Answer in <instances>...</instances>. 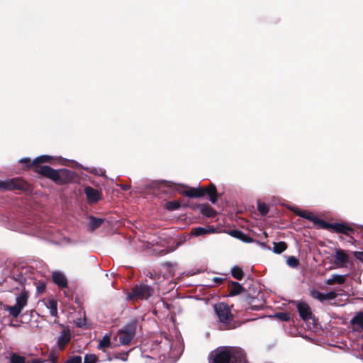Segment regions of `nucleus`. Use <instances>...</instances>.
Returning a JSON list of instances; mask_svg holds the SVG:
<instances>
[{"mask_svg":"<svg viewBox=\"0 0 363 363\" xmlns=\"http://www.w3.org/2000/svg\"><path fill=\"white\" fill-rule=\"evenodd\" d=\"M10 362L11 363H42V361H40V359H35L30 362H26V358L24 357L18 355L16 354H13L11 356Z\"/></svg>","mask_w":363,"mask_h":363,"instance_id":"18","label":"nucleus"},{"mask_svg":"<svg viewBox=\"0 0 363 363\" xmlns=\"http://www.w3.org/2000/svg\"><path fill=\"white\" fill-rule=\"evenodd\" d=\"M164 344L167 345V347H169V349L170 350V351H171L170 354H169L170 356H173L174 357L180 355L182 352L180 350H178L177 352V353H174V350H173L172 349V346L169 344V340L167 338H165V342Z\"/></svg>","mask_w":363,"mask_h":363,"instance_id":"33","label":"nucleus"},{"mask_svg":"<svg viewBox=\"0 0 363 363\" xmlns=\"http://www.w3.org/2000/svg\"><path fill=\"white\" fill-rule=\"evenodd\" d=\"M94 172L95 174H103V173H102V171H101V169H99V170L95 169V171H94Z\"/></svg>","mask_w":363,"mask_h":363,"instance_id":"39","label":"nucleus"},{"mask_svg":"<svg viewBox=\"0 0 363 363\" xmlns=\"http://www.w3.org/2000/svg\"><path fill=\"white\" fill-rule=\"evenodd\" d=\"M286 316H287V315L286 313H281L279 315L280 318H281L282 320H286Z\"/></svg>","mask_w":363,"mask_h":363,"instance_id":"38","label":"nucleus"},{"mask_svg":"<svg viewBox=\"0 0 363 363\" xmlns=\"http://www.w3.org/2000/svg\"><path fill=\"white\" fill-rule=\"evenodd\" d=\"M84 192L89 203H96L101 198V193L91 186L86 187Z\"/></svg>","mask_w":363,"mask_h":363,"instance_id":"12","label":"nucleus"},{"mask_svg":"<svg viewBox=\"0 0 363 363\" xmlns=\"http://www.w3.org/2000/svg\"><path fill=\"white\" fill-rule=\"evenodd\" d=\"M182 194L189 198H201L205 195V189L200 186L197 188H189Z\"/></svg>","mask_w":363,"mask_h":363,"instance_id":"13","label":"nucleus"},{"mask_svg":"<svg viewBox=\"0 0 363 363\" xmlns=\"http://www.w3.org/2000/svg\"><path fill=\"white\" fill-rule=\"evenodd\" d=\"M330 226L335 232L340 233L348 235L349 232L352 231L349 226L342 223H334Z\"/></svg>","mask_w":363,"mask_h":363,"instance_id":"17","label":"nucleus"},{"mask_svg":"<svg viewBox=\"0 0 363 363\" xmlns=\"http://www.w3.org/2000/svg\"><path fill=\"white\" fill-rule=\"evenodd\" d=\"M354 255L357 259L363 262V252H355Z\"/></svg>","mask_w":363,"mask_h":363,"instance_id":"36","label":"nucleus"},{"mask_svg":"<svg viewBox=\"0 0 363 363\" xmlns=\"http://www.w3.org/2000/svg\"><path fill=\"white\" fill-rule=\"evenodd\" d=\"M51 160V157L48 155H41L38 157H36L33 162V164H38V163H44L48 162Z\"/></svg>","mask_w":363,"mask_h":363,"instance_id":"28","label":"nucleus"},{"mask_svg":"<svg viewBox=\"0 0 363 363\" xmlns=\"http://www.w3.org/2000/svg\"><path fill=\"white\" fill-rule=\"evenodd\" d=\"M52 279L55 284H56L59 287L65 288L67 286V280L62 272H54L52 273Z\"/></svg>","mask_w":363,"mask_h":363,"instance_id":"14","label":"nucleus"},{"mask_svg":"<svg viewBox=\"0 0 363 363\" xmlns=\"http://www.w3.org/2000/svg\"><path fill=\"white\" fill-rule=\"evenodd\" d=\"M99 342L98 348L99 350H103V349L108 347L111 345V335L106 334L102 337V339L99 340Z\"/></svg>","mask_w":363,"mask_h":363,"instance_id":"20","label":"nucleus"},{"mask_svg":"<svg viewBox=\"0 0 363 363\" xmlns=\"http://www.w3.org/2000/svg\"><path fill=\"white\" fill-rule=\"evenodd\" d=\"M335 264L337 267H345L349 262V255L345 250L337 249L335 252Z\"/></svg>","mask_w":363,"mask_h":363,"instance_id":"8","label":"nucleus"},{"mask_svg":"<svg viewBox=\"0 0 363 363\" xmlns=\"http://www.w3.org/2000/svg\"><path fill=\"white\" fill-rule=\"evenodd\" d=\"M38 172L40 174L53 180L57 184H62L61 177L62 176L68 175L69 173V172L67 169L56 170L48 166L40 167L38 169Z\"/></svg>","mask_w":363,"mask_h":363,"instance_id":"3","label":"nucleus"},{"mask_svg":"<svg viewBox=\"0 0 363 363\" xmlns=\"http://www.w3.org/2000/svg\"><path fill=\"white\" fill-rule=\"evenodd\" d=\"M50 360L52 362V363H56V359L54 357H50Z\"/></svg>","mask_w":363,"mask_h":363,"instance_id":"40","label":"nucleus"},{"mask_svg":"<svg viewBox=\"0 0 363 363\" xmlns=\"http://www.w3.org/2000/svg\"><path fill=\"white\" fill-rule=\"evenodd\" d=\"M296 308L303 320H308L312 318L311 309L306 302H297Z\"/></svg>","mask_w":363,"mask_h":363,"instance_id":"10","label":"nucleus"},{"mask_svg":"<svg viewBox=\"0 0 363 363\" xmlns=\"http://www.w3.org/2000/svg\"><path fill=\"white\" fill-rule=\"evenodd\" d=\"M211 355L209 363H248L245 352L240 347L218 348Z\"/></svg>","mask_w":363,"mask_h":363,"instance_id":"1","label":"nucleus"},{"mask_svg":"<svg viewBox=\"0 0 363 363\" xmlns=\"http://www.w3.org/2000/svg\"><path fill=\"white\" fill-rule=\"evenodd\" d=\"M232 275L237 279H242L243 277V272L238 267H233L231 269Z\"/></svg>","mask_w":363,"mask_h":363,"instance_id":"26","label":"nucleus"},{"mask_svg":"<svg viewBox=\"0 0 363 363\" xmlns=\"http://www.w3.org/2000/svg\"><path fill=\"white\" fill-rule=\"evenodd\" d=\"M24 186L23 182L18 179H9L0 180L1 190L21 189Z\"/></svg>","mask_w":363,"mask_h":363,"instance_id":"7","label":"nucleus"},{"mask_svg":"<svg viewBox=\"0 0 363 363\" xmlns=\"http://www.w3.org/2000/svg\"><path fill=\"white\" fill-rule=\"evenodd\" d=\"M311 295L313 298L317 299L320 302L333 300L337 296V294L333 291L326 293H321L313 290L311 291Z\"/></svg>","mask_w":363,"mask_h":363,"instance_id":"9","label":"nucleus"},{"mask_svg":"<svg viewBox=\"0 0 363 363\" xmlns=\"http://www.w3.org/2000/svg\"><path fill=\"white\" fill-rule=\"evenodd\" d=\"M200 209L202 214L207 217L211 218L215 216V211L209 205H201Z\"/></svg>","mask_w":363,"mask_h":363,"instance_id":"22","label":"nucleus"},{"mask_svg":"<svg viewBox=\"0 0 363 363\" xmlns=\"http://www.w3.org/2000/svg\"><path fill=\"white\" fill-rule=\"evenodd\" d=\"M29 298V293L23 290L16 296V303L13 306H6V310L11 315L17 318L26 306Z\"/></svg>","mask_w":363,"mask_h":363,"instance_id":"2","label":"nucleus"},{"mask_svg":"<svg viewBox=\"0 0 363 363\" xmlns=\"http://www.w3.org/2000/svg\"><path fill=\"white\" fill-rule=\"evenodd\" d=\"M346 278L347 275L345 274H333L325 281V284L327 285H333L334 284H342L345 282Z\"/></svg>","mask_w":363,"mask_h":363,"instance_id":"15","label":"nucleus"},{"mask_svg":"<svg viewBox=\"0 0 363 363\" xmlns=\"http://www.w3.org/2000/svg\"><path fill=\"white\" fill-rule=\"evenodd\" d=\"M122 188H123V189H124V190H126V189H128V187L127 186H123Z\"/></svg>","mask_w":363,"mask_h":363,"instance_id":"41","label":"nucleus"},{"mask_svg":"<svg viewBox=\"0 0 363 363\" xmlns=\"http://www.w3.org/2000/svg\"><path fill=\"white\" fill-rule=\"evenodd\" d=\"M104 222V220L101 218H96L94 217H91L90 218V223H89V229L90 230L93 231L97 228H99L102 223Z\"/></svg>","mask_w":363,"mask_h":363,"instance_id":"25","label":"nucleus"},{"mask_svg":"<svg viewBox=\"0 0 363 363\" xmlns=\"http://www.w3.org/2000/svg\"><path fill=\"white\" fill-rule=\"evenodd\" d=\"M153 294V289L151 286L140 284L135 286L131 293L128 295V299L136 298L140 300H146L150 298Z\"/></svg>","mask_w":363,"mask_h":363,"instance_id":"4","label":"nucleus"},{"mask_svg":"<svg viewBox=\"0 0 363 363\" xmlns=\"http://www.w3.org/2000/svg\"><path fill=\"white\" fill-rule=\"evenodd\" d=\"M20 162H23V163H26V162H30V159L29 158H22L19 160Z\"/></svg>","mask_w":363,"mask_h":363,"instance_id":"37","label":"nucleus"},{"mask_svg":"<svg viewBox=\"0 0 363 363\" xmlns=\"http://www.w3.org/2000/svg\"><path fill=\"white\" fill-rule=\"evenodd\" d=\"M97 357L93 354H87L84 357V363H96Z\"/></svg>","mask_w":363,"mask_h":363,"instance_id":"30","label":"nucleus"},{"mask_svg":"<svg viewBox=\"0 0 363 363\" xmlns=\"http://www.w3.org/2000/svg\"><path fill=\"white\" fill-rule=\"evenodd\" d=\"M71 340V333L69 329H64L60 334L57 340V346L60 350H62L66 345L69 343Z\"/></svg>","mask_w":363,"mask_h":363,"instance_id":"11","label":"nucleus"},{"mask_svg":"<svg viewBox=\"0 0 363 363\" xmlns=\"http://www.w3.org/2000/svg\"><path fill=\"white\" fill-rule=\"evenodd\" d=\"M286 263L291 267H297L298 266V259L294 256H291L287 259Z\"/></svg>","mask_w":363,"mask_h":363,"instance_id":"29","label":"nucleus"},{"mask_svg":"<svg viewBox=\"0 0 363 363\" xmlns=\"http://www.w3.org/2000/svg\"><path fill=\"white\" fill-rule=\"evenodd\" d=\"M165 207L169 211H174L180 207V203L177 201H169L166 203Z\"/></svg>","mask_w":363,"mask_h":363,"instance_id":"27","label":"nucleus"},{"mask_svg":"<svg viewBox=\"0 0 363 363\" xmlns=\"http://www.w3.org/2000/svg\"><path fill=\"white\" fill-rule=\"evenodd\" d=\"M213 308L221 323L227 324L233 320V315L231 313V309L228 304L218 303L214 305Z\"/></svg>","mask_w":363,"mask_h":363,"instance_id":"5","label":"nucleus"},{"mask_svg":"<svg viewBox=\"0 0 363 363\" xmlns=\"http://www.w3.org/2000/svg\"><path fill=\"white\" fill-rule=\"evenodd\" d=\"M213 228H205L203 227L195 228L192 230V234L196 236H199L202 235H205L208 233H213Z\"/></svg>","mask_w":363,"mask_h":363,"instance_id":"21","label":"nucleus"},{"mask_svg":"<svg viewBox=\"0 0 363 363\" xmlns=\"http://www.w3.org/2000/svg\"><path fill=\"white\" fill-rule=\"evenodd\" d=\"M287 247L284 242H274L273 252L276 254L283 252Z\"/></svg>","mask_w":363,"mask_h":363,"instance_id":"24","label":"nucleus"},{"mask_svg":"<svg viewBox=\"0 0 363 363\" xmlns=\"http://www.w3.org/2000/svg\"><path fill=\"white\" fill-rule=\"evenodd\" d=\"M242 290V287L240 284L238 283H235L234 288L231 290L230 294L231 295H235L238 294L241 292Z\"/></svg>","mask_w":363,"mask_h":363,"instance_id":"34","label":"nucleus"},{"mask_svg":"<svg viewBox=\"0 0 363 363\" xmlns=\"http://www.w3.org/2000/svg\"><path fill=\"white\" fill-rule=\"evenodd\" d=\"M218 280H220V279H219V278H214V281H218Z\"/></svg>","mask_w":363,"mask_h":363,"instance_id":"42","label":"nucleus"},{"mask_svg":"<svg viewBox=\"0 0 363 363\" xmlns=\"http://www.w3.org/2000/svg\"><path fill=\"white\" fill-rule=\"evenodd\" d=\"M297 215H298L301 217L305 218L309 220L316 222L317 217L311 212L307 211H300L298 212H296Z\"/></svg>","mask_w":363,"mask_h":363,"instance_id":"23","label":"nucleus"},{"mask_svg":"<svg viewBox=\"0 0 363 363\" xmlns=\"http://www.w3.org/2000/svg\"><path fill=\"white\" fill-rule=\"evenodd\" d=\"M257 208H258V211L260 212V213L263 216L266 215L269 211L267 206L265 203H263L261 202L258 203Z\"/></svg>","mask_w":363,"mask_h":363,"instance_id":"32","label":"nucleus"},{"mask_svg":"<svg viewBox=\"0 0 363 363\" xmlns=\"http://www.w3.org/2000/svg\"><path fill=\"white\" fill-rule=\"evenodd\" d=\"M209 196V199L211 203H215L217 200V190L214 185H210L206 190L205 194Z\"/></svg>","mask_w":363,"mask_h":363,"instance_id":"19","label":"nucleus"},{"mask_svg":"<svg viewBox=\"0 0 363 363\" xmlns=\"http://www.w3.org/2000/svg\"><path fill=\"white\" fill-rule=\"evenodd\" d=\"M230 234L236 238L242 240L245 242H248L247 240L244 239V237H246L245 235L240 230H232Z\"/></svg>","mask_w":363,"mask_h":363,"instance_id":"31","label":"nucleus"},{"mask_svg":"<svg viewBox=\"0 0 363 363\" xmlns=\"http://www.w3.org/2000/svg\"><path fill=\"white\" fill-rule=\"evenodd\" d=\"M135 333V323H132L125 325L119 331V341L122 345H128L133 338Z\"/></svg>","mask_w":363,"mask_h":363,"instance_id":"6","label":"nucleus"},{"mask_svg":"<svg viewBox=\"0 0 363 363\" xmlns=\"http://www.w3.org/2000/svg\"><path fill=\"white\" fill-rule=\"evenodd\" d=\"M45 307L49 310L50 314L53 317H57V303L55 300L46 299L43 301Z\"/></svg>","mask_w":363,"mask_h":363,"instance_id":"16","label":"nucleus"},{"mask_svg":"<svg viewBox=\"0 0 363 363\" xmlns=\"http://www.w3.org/2000/svg\"><path fill=\"white\" fill-rule=\"evenodd\" d=\"M362 350H363V345H362Z\"/></svg>","mask_w":363,"mask_h":363,"instance_id":"43","label":"nucleus"},{"mask_svg":"<svg viewBox=\"0 0 363 363\" xmlns=\"http://www.w3.org/2000/svg\"><path fill=\"white\" fill-rule=\"evenodd\" d=\"M65 363H82V357L80 356H74L69 358Z\"/></svg>","mask_w":363,"mask_h":363,"instance_id":"35","label":"nucleus"}]
</instances>
